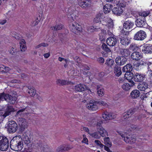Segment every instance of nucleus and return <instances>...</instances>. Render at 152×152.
I'll use <instances>...</instances> for the list:
<instances>
[{"instance_id":"obj_29","label":"nucleus","mask_w":152,"mask_h":152,"mask_svg":"<svg viewBox=\"0 0 152 152\" xmlns=\"http://www.w3.org/2000/svg\"><path fill=\"white\" fill-rule=\"evenodd\" d=\"M22 139L24 141L25 143L27 145L31 142L30 138L28 137L27 134L25 132L23 133L22 136Z\"/></svg>"},{"instance_id":"obj_13","label":"nucleus","mask_w":152,"mask_h":152,"mask_svg":"<svg viewBox=\"0 0 152 152\" xmlns=\"http://www.w3.org/2000/svg\"><path fill=\"white\" fill-rule=\"evenodd\" d=\"M102 117L105 120H107L114 119L116 118V116L113 113H108L105 112L102 114Z\"/></svg>"},{"instance_id":"obj_32","label":"nucleus","mask_w":152,"mask_h":152,"mask_svg":"<svg viewBox=\"0 0 152 152\" xmlns=\"http://www.w3.org/2000/svg\"><path fill=\"white\" fill-rule=\"evenodd\" d=\"M10 99V96L9 94H5L4 93H1L0 95V101L6 100L8 101Z\"/></svg>"},{"instance_id":"obj_51","label":"nucleus","mask_w":152,"mask_h":152,"mask_svg":"<svg viewBox=\"0 0 152 152\" xmlns=\"http://www.w3.org/2000/svg\"><path fill=\"white\" fill-rule=\"evenodd\" d=\"M64 147L63 145L58 147L56 149V152H62L64 151Z\"/></svg>"},{"instance_id":"obj_60","label":"nucleus","mask_w":152,"mask_h":152,"mask_svg":"<svg viewBox=\"0 0 152 152\" xmlns=\"http://www.w3.org/2000/svg\"><path fill=\"white\" fill-rule=\"evenodd\" d=\"M24 109H23L20 110L17 113V115H20L21 116L23 113V112H24Z\"/></svg>"},{"instance_id":"obj_22","label":"nucleus","mask_w":152,"mask_h":152,"mask_svg":"<svg viewBox=\"0 0 152 152\" xmlns=\"http://www.w3.org/2000/svg\"><path fill=\"white\" fill-rule=\"evenodd\" d=\"M133 70V67L131 64L129 63L126 64L123 67L122 72L126 73L132 72Z\"/></svg>"},{"instance_id":"obj_18","label":"nucleus","mask_w":152,"mask_h":152,"mask_svg":"<svg viewBox=\"0 0 152 152\" xmlns=\"http://www.w3.org/2000/svg\"><path fill=\"white\" fill-rule=\"evenodd\" d=\"M75 90L79 92H82L86 90H88V88L85 85L80 84L76 85L75 88Z\"/></svg>"},{"instance_id":"obj_46","label":"nucleus","mask_w":152,"mask_h":152,"mask_svg":"<svg viewBox=\"0 0 152 152\" xmlns=\"http://www.w3.org/2000/svg\"><path fill=\"white\" fill-rule=\"evenodd\" d=\"M12 34V36L14 37L15 39L17 40L19 39L20 38V37L19 35L17 34L15 32H11Z\"/></svg>"},{"instance_id":"obj_14","label":"nucleus","mask_w":152,"mask_h":152,"mask_svg":"<svg viewBox=\"0 0 152 152\" xmlns=\"http://www.w3.org/2000/svg\"><path fill=\"white\" fill-rule=\"evenodd\" d=\"M142 51L145 54L151 53L152 52V45H145L142 48Z\"/></svg>"},{"instance_id":"obj_47","label":"nucleus","mask_w":152,"mask_h":152,"mask_svg":"<svg viewBox=\"0 0 152 152\" xmlns=\"http://www.w3.org/2000/svg\"><path fill=\"white\" fill-rule=\"evenodd\" d=\"M64 147V151H66L70 150L73 148L72 146L69 145H63Z\"/></svg>"},{"instance_id":"obj_5","label":"nucleus","mask_w":152,"mask_h":152,"mask_svg":"<svg viewBox=\"0 0 152 152\" xmlns=\"http://www.w3.org/2000/svg\"><path fill=\"white\" fill-rule=\"evenodd\" d=\"M70 28L71 31L75 34L78 31L81 32L82 30V27L80 25L76 22L72 23L70 24Z\"/></svg>"},{"instance_id":"obj_35","label":"nucleus","mask_w":152,"mask_h":152,"mask_svg":"<svg viewBox=\"0 0 152 152\" xmlns=\"http://www.w3.org/2000/svg\"><path fill=\"white\" fill-rule=\"evenodd\" d=\"M97 93L99 96H101L104 94V90L103 88L99 86H97Z\"/></svg>"},{"instance_id":"obj_23","label":"nucleus","mask_w":152,"mask_h":152,"mask_svg":"<svg viewBox=\"0 0 152 152\" xmlns=\"http://www.w3.org/2000/svg\"><path fill=\"white\" fill-rule=\"evenodd\" d=\"M120 53L122 57L126 58L129 57L130 55V52L128 49H121L120 50Z\"/></svg>"},{"instance_id":"obj_15","label":"nucleus","mask_w":152,"mask_h":152,"mask_svg":"<svg viewBox=\"0 0 152 152\" xmlns=\"http://www.w3.org/2000/svg\"><path fill=\"white\" fill-rule=\"evenodd\" d=\"M91 1L89 0H84L79 2L78 4L80 6L83 8H86V7L91 6Z\"/></svg>"},{"instance_id":"obj_16","label":"nucleus","mask_w":152,"mask_h":152,"mask_svg":"<svg viewBox=\"0 0 152 152\" xmlns=\"http://www.w3.org/2000/svg\"><path fill=\"white\" fill-rule=\"evenodd\" d=\"M134 25L133 22L130 20L126 21L123 24L124 28L127 30H130L132 28Z\"/></svg>"},{"instance_id":"obj_48","label":"nucleus","mask_w":152,"mask_h":152,"mask_svg":"<svg viewBox=\"0 0 152 152\" xmlns=\"http://www.w3.org/2000/svg\"><path fill=\"white\" fill-rule=\"evenodd\" d=\"M94 142L97 146H99L101 148H102L104 146V145L102 144L101 142L98 140H95L94 141Z\"/></svg>"},{"instance_id":"obj_33","label":"nucleus","mask_w":152,"mask_h":152,"mask_svg":"<svg viewBox=\"0 0 152 152\" xmlns=\"http://www.w3.org/2000/svg\"><path fill=\"white\" fill-rule=\"evenodd\" d=\"M29 90L28 93L31 96H33L36 95V90L33 87L29 86L28 87Z\"/></svg>"},{"instance_id":"obj_39","label":"nucleus","mask_w":152,"mask_h":152,"mask_svg":"<svg viewBox=\"0 0 152 152\" xmlns=\"http://www.w3.org/2000/svg\"><path fill=\"white\" fill-rule=\"evenodd\" d=\"M63 26L62 25H56L55 26H52L51 27V30L54 31L60 30L62 28Z\"/></svg>"},{"instance_id":"obj_54","label":"nucleus","mask_w":152,"mask_h":152,"mask_svg":"<svg viewBox=\"0 0 152 152\" xmlns=\"http://www.w3.org/2000/svg\"><path fill=\"white\" fill-rule=\"evenodd\" d=\"M110 10V8L106 7V5H105L103 7V11L105 14L109 13Z\"/></svg>"},{"instance_id":"obj_9","label":"nucleus","mask_w":152,"mask_h":152,"mask_svg":"<svg viewBox=\"0 0 152 152\" xmlns=\"http://www.w3.org/2000/svg\"><path fill=\"white\" fill-rule=\"evenodd\" d=\"M145 78V75L141 73H136L134 76V80L137 82H140L142 81Z\"/></svg>"},{"instance_id":"obj_20","label":"nucleus","mask_w":152,"mask_h":152,"mask_svg":"<svg viewBox=\"0 0 152 152\" xmlns=\"http://www.w3.org/2000/svg\"><path fill=\"white\" fill-rule=\"evenodd\" d=\"M135 23V24L137 27H143L146 23L144 18L142 17L141 18H139L137 19Z\"/></svg>"},{"instance_id":"obj_59","label":"nucleus","mask_w":152,"mask_h":152,"mask_svg":"<svg viewBox=\"0 0 152 152\" xmlns=\"http://www.w3.org/2000/svg\"><path fill=\"white\" fill-rule=\"evenodd\" d=\"M36 99L39 100L40 102H42L43 100V98L42 96L38 94H37L36 95Z\"/></svg>"},{"instance_id":"obj_12","label":"nucleus","mask_w":152,"mask_h":152,"mask_svg":"<svg viewBox=\"0 0 152 152\" xmlns=\"http://www.w3.org/2000/svg\"><path fill=\"white\" fill-rule=\"evenodd\" d=\"M97 104V102L93 100H91L89 103L87 104L86 107L89 110H96L98 108Z\"/></svg>"},{"instance_id":"obj_6","label":"nucleus","mask_w":152,"mask_h":152,"mask_svg":"<svg viewBox=\"0 0 152 152\" xmlns=\"http://www.w3.org/2000/svg\"><path fill=\"white\" fill-rule=\"evenodd\" d=\"M146 36L145 32L142 30H140L135 34L134 39L137 40H142L146 38Z\"/></svg>"},{"instance_id":"obj_64","label":"nucleus","mask_w":152,"mask_h":152,"mask_svg":"<svg viewBox=\"0 0 152 152\" xmlns=\"http://www.w3.org/2000/svg\"><path fill=\"white\" fill-rule=\"evenodd\" d=\"M25 45H20V48L22 51H24L26 49V47Z\"/></svg>"},{"instance_id":"obj_44","label":"nucleus","mask_w":152,"mask_h":152,"mask_svg":"<svg viewBox=\"0 0 152 152\" xmlns=\"http://www.w3.org/2000/svg\"><path fill=\"white\" fill-rule=\"evenodd\" d=\"M23 109H24V113L26 114H28L30 113H31L33 111L31 108L28 107H27L25 108H23Z\"/></svg>"},{"instance_id":"obj_11","label":"nucleus","mask_w":152,"mask_h":152,"mask_svg":"<svg viewBox=\"0 0 152 152\" xmlns=\"http://www.w3.org/2000/svg\"><path fill=\"white\" fill-rule=\"evenodd\" d=\"M134 76L131 72L126 73L124 75L125 78L129 80L132 86H134L135 84L134 82L132 80V79H134Z\"/></svg>"},{"instance_id":"obj_25","label":"nucleus","mask_w":152,"mask_h":152,"mask_svg":"<svg viewBox=\"0 0 152 152\" xmlns=\"http://www.w3.org/2000/svg\"><path fill=\"white\" fill-rule=\"evenodd\" d=\"M148 87V85L145 82H143L139 84L137 86V88L141 91H145Z\"/></svg>"},{"instance_id":"obj_50","label":"nucleus","mask_w":152,"mask_h":152,"mask_svg":"<svg viewBox=\"0 0 152 152\" xmlns=\"http://www.w3.org/2000/svg\"><path fill=\"white\" fill-rule=\"evenodd\" d=\"M10 114V108L8 106L7 108V109L4 114L2 116L4 118H5L6 116H8Z\"/></svg>"},{"instance_id":"obj_2","label":"nucleus","mask_w":152,"mask_h":152,"mask_svg":"<svg viewBox=\"0 0 152 152\" xmlns=\"http://www.w3.org/2000/svg\"><path fill=\"white\" fill-rule=\"evenodd\" d=\"M117 132L122 137V139L126 143L133 144L136 141V138L134 135L128 134L124 132L118 131Z\"/></svg>"},{"instance_id":"obj_37","label":"nucleus","mask_w":152,"mask_h":152,"mask_svg":"<svg viewBox=\"0 0 152 152\" xmlns=\"http://www.w3.org/2000/svg\"><path fill=\"white\" fill-rule=\"evenodd\" d=\"M131 85V83L130 84L127 83H125L122 86V88L125 91H128L129 90L131 86H133Z\"/></svg>"},{"instance_id":"obj_34","label":"nucleus","mask_w":152,"mask_h":152,"mask_svg":"<svg viewBox=\"0 0 152 152\" xmlns=\"http://www.w3.org/2000/svg\"><path fill=\"white\" fill-rule=\"evenodd\" d=\"M97 130L100 135L103 137L107 135V132L103 127L98 128Z\"/></svg>"},{"instance_id":"obj_30","label":"nucleus","mask_w":152,"mask_h":152,"mask_svg":"<svg viewBox=\"0 0 152 152\" xmlns=\"http://www.w3.org/2000/svg\"><path fill=\"white\" fill-rule=\"evenodd\" d=\"M140 95V91L137 90H133L130 94V96L132 98L136 99Z\"/></svg>"},{"instance_id":"obj_63","label":"nucleus","mask_w":152,"mask_h":152,"mask_svg":"<svg viewBox=\"0 0 152 152\" xmlns=\"http://www.w3.org/2000/svg\"><path fill=\"white\" fill-rule=\"evenodd\" d=\"M102 121H100L99 122H98L96 124V126L97 129L98 128L102 127Z\"/></svg>"},{"instance_id":"obj_40","label":"nucleus","mask_w":152,"mask_h":152,"mask_svg":"<svg viewBox=\"0 0 152 152\" xmlns=\"http://www.w3.org/2000/svg\"><path fill=\"white\" fill-rule=\"evenodd\" d=\"M102 47L104 51L107 53H109L111 52L110 49L107 46L105 43H103L102 44Z\"/></svg>"},{"instance_id":"obj_10","label":"nucleus","mask_w":152,"mask_h":152,"mask_svg":"<svg viewBox=\"0 0 152 152\" xmlns=\"http://www.w3.org/2000/svg\"><path fill=\"white\" fill-rule=\"evenodd\" d=\"M131 57L133 60L138 61L142 58V55L140 53L135 51L131 54Z\"/></svg>"},{"instance_id":"obj_8","label":"nucleus","mask_w":152,"mask_h":152,"mask_svg":"<svg viewBox=\"0 0 152 152\" xmlns=\"http://www.w3.org/2000/svg\"><path fill=\"white\" fill-rule=\"evenodd\" d=\"M136 111V109L133 108L129 109L126 112L124 113L123 115V117L124 119H127L135 113Z\"/></svg>"},{"instance_id":"obj_3","label":"nucleus","mask_w":152,"mask_h":152,"mask_svg":"<svg viewBox=\"0 0 152 152\" xmlns=\"http://www.w3.org/2000/svg\"><path fill=\"white\" fill-rule=\"evenodd\" d=\"M9 147V140L6 137L0 136V150L6 151Z\"/></svg>"},{"instance_id":"obj_1","label":"nucleus","mask_w":152,"mask_h":152,"mask_svg":"<svg viewBox=\"0 0 152 152\" xmlns=\"http://www.w3.org/2000/svg\"><path fill=\"white\" fill-rule=\"evenodd\" d=\"M106 23V24L105 23L103 22H102V23L103 25H105L106 27H105V28H106L107 31L105 29H103L101 30V31L104 34L112 36L113 35V29L114 26L113 21L111 19H109Z\"/></svg>"},{"instance_id":"obj_26","label":"nucleus","mask_w":152,"mask_h":152,"mask_svg":"<svg viewBox=\"0 0 152 152\" xmlns=\"http://www.w3.org/2000/svg\"><path fill=\"white\" fill-rule=\"evenodd\" d=\"M10 131L14 133L18 129V125L14 121H10Z\"/></svg>"},{"instance_id":"obj_19","label":"nucleus","mask_w":152,"mask_h":152,"mask_svg":"<svg viewBox=\"0 0 152 152\" xmlns=\"http://www.w3.org/2000/svg\"><path fill=\"white\" fill-rule=\"evenodd\" d=\"M106 42L109 46H113L116 45L117 42V39L115 37H109L107 39Z\"/></svg>"},{"instance_id":"obj_42","label":"nucleus","mask_w":152,"mask_h":152,"mask_svg":"<svg viewBox=\"0 0 152 152\" xmlns=\"http://www.w3.org/2000/svg\"><path fill=\"white\" fill-rule=\"evenodd\" d=\"M57 84L62 85H66L68 84V82L66 80H63L58 79L56 81Z\"/></svg>"},{"instance_id":"obj_27","label":"nucleus","mask_w":152,"mask_h":152,"mask_svg":"<svg viewBox=\"0 0 152 152\" xmlns=\"http://www.w3.org/2000/svg\"><path fill=\"white\" fill-rule=\"evenodd\" d=\"M105 64L112 69H113V68H114L115 65H116V64H115L114 60L113 59L111 58L107 59L106 61Z\"/></svg>"},{"instance_id":"obj_28","label":"nucleus","mask_w":152,"mask_h":152,"mask_svg":"<svg viewBox=\"0 0 152 152\" xmlns=\"http://www.w3.org/2000/svg\"><path fill=\"white\" fill-rule=\"evenodd\" d=\"M16 94V93L15 91H13L12 92H10V104H15L17 99V98L15 96Z\"/></svg>"},{"instance_id":"obj_55","label":"nucleus","mask_w":152,"mask_h":152,"mask_svg":"<svg viewBox=\"0 0 152 152\" xmlns=\"http://www.w3.org/2000/svg\"><path fill=\"white\" fill-rule=\"evenodd\" d=\"M97 61L101 64H103L104 61V59L102 57L98 58Z\"/></svg>"},{"instance_id":"obj_61","label":"nucleus","mask_w":152,"mask_h":152,"mask_svg":"<svg viewBox=\"0 0 152 152\" xmlns=\"http://www.w3.org/2000/svg\"><path fill=\"white\" fill-rule=\"evenodd\" d=\"M146 64V63L144 61H141L137 63V66L139 67L141 66L145 65Z\"/></svg>"},{"instance_id":"obj_21","label":"nucleus","mask_w":152,"mask_h":152,"mask_svg":"<svg viewBox=\"0 0 152 152\" xmlns=\"http://www.w3.org/2000/svg\"><path fill=\"white\" fill-rule=\"evenodd\" d=\"M112 12L114 14L119 16L122 13L123 10L120 6H117L112 10Z\"/></svg>"},{"instance_id":"obj_36","label":"nucleus","mask_w":152,"mask_h":152,"mask_svg":"<svg viewBox=\"0 0 152 152\" xmlns=\"http://www.w3.org/2000/svg\"><path fill=\"white\" fill-rule=\"evenodd\" d=\"M104 144L105 145L109 147H110L112 146V143L110 141V138L109 137L104 138Z\"/></svg>"},{"instance_id":"obj_45","label":"nucleus","mask_w":152,"mask_h":152,"mask_svg":"<svg viewBox=\"0 0 152 152\" xmlns=\"http://www.w3.org/2000/svg\"><path fill=\"white\" fill-rule=\"evenodd\" d=\"M138 47L136 45L132 44L130 45L129 49L133 51H135L138 49Z\"/></svg>"},{"instance_id":"obj_52","label":"nucleus","mask_w":152,"mask_h":152,"mask_svg":"<svg viewBox=\"0 0 152 152\" xmlns=\"http://www.w3.org/2000/svg\"><path fill=\"white\" fill-rule=\"evenodd\" d=\"M15 137H13L12 138V139L10 141V148L12 150H13L14 148L15 147L14 146H15V145H12V143H13L14 142V141H17L15 139Z\"/></svg>"},{"instance_id":"obj_58","label":"nucleus","mask_w":152,"mask_h":152,"mask_svg":"<svg viewBox=\"0 0 152 152\" xmlns=\"http://www.w3.org/2000/svg\"><path fill=\"white\" fill-rule=\"evenodd\" d=\"M83 137H84V135H83ZM82 142L83 143H84L87 145L88 144V140L87 138L86 137H84L83 140L82 141Z\"/></svg>"},{"instance_id":"obj_57","label":"nucleus","mask_w":152,"mask_h":152,"mask_svg":"<svg viewBox=\"0 0 152 152\" xmlns=\"http://www.w3.org/2000/svg\"><path fill=\"white\" fill-rule=\"evenodd\" d=\"M90 135L91 136L94 137L96 139L99 138L100 137V136H99L97 132H94L93 133L91 134Z\"/></svg>"},{"instance_id":"obj_24","label":"nucleus","mask_w":152,"mask_h":152,"mask_svg":"<svg viewBox=\"0 0 152 152\" xmlns=\"http://www.w3.org/2000/svg\"><path fill=\"white\" fill-rule=\"evenodd\" d=\"M113 68L115 75L117 76H119L122 73L121 67L118 65H115Z\"/></svg>"},{"instance_id":"obj_4","label":"nucleus","mask_w":152,"mask_h":152,"mask_svg":"<svg viewBox=\"0 0 152 152\" xmlns=\"http://www.w3.org/2000/svg\"><path fill=\"white\" fill-rule=\"evenodd\" d=\"M18 123L20 126V132H22L27 128V123L25 119L22 118H19L18 119Z\"/></svg>"},{"instance_id":"obj_41","label":"nucleus","mask_w":152,"mask_h":152,"mask_svg":"<svg viewBox=\"0 0 152 152\" xmlns=\"http://www.w3.org/2000/svg\"><path fill=\"white\" fill-rule=\"evenodd\" d=\"M103 13L102 12L99 13L96 15V16L94 19V21L96 23H98L100 21V19Z\"/></svg>"},{"instance_id":"obj_62","label":"nucleus","mask_w":152,"mask_h":152,"mask_svg":"<svg viewBox=\"0 0 152 152\" xmlns=\"http://www.w3.org/2000/svg\"><path fill=\"white\" fill-rule=\"evenodd\" d=\"M43 150L45 152H47L48 151V146L46 145H44L43 147Z\"/></svg>"},{"instance_id":"obj_17","label":"nucleus","mask_w":152,"mask_h":152,"mask_svg":"<svg viewBox=\"0 0 152 152\" xmlns=\"http://www.w3.org/2000/svg\"><path fill=\"white\" fill-rule=\"evenodd\" d=\"M121 43L123 45L126 46L128 45L130 43V41L128 39L127 37L120 36L119 39Z\"/></svg>"},{"instance_id":"obj_49","label":"nucleus","mask_w":152,"mask_h":152,"mask_svg":"<svg viewBox=\"0 0 152 152\" xmlns=\"http://www.w3.org/2000/svg\"><path fill=\"white\" fill-rule=\"evenodd\" d=\"M117 5H118V6H120V7H124L126 6V4L124 2H123L122 0H120L118 2V3L117 4Z\"/></svg>"},{"instance_id":"obj_43","label":"nucleus","mask_w":152,"mask_h":152,"mask_svg":"<svg viewBox=\"0 0 152 152\" xmlns=\"http://www.w3.org/2000/svg\"><path fill=\"white\" fill-rule=\"evenodd\" d=\"M124 29V28L123 29L121 30V34L120 36L127 37V36L129 34V30H128V31L125 30Z\"/></svg>"},{"instance_id":"obj_56","label":"nucleus","mask_w":152,"mask_h":152,"mask_svg":"<svg viewBox=\"0 0 152 152\" xmlns=\"http://www.w3.org/2000/svg\"><path fill=\"white\" fill-rule=\"evenodd\" d=\"M149 14V12H143L140 13V15L142 16H143L144 17L147 16Z\"/></svg>"},{"instance_id":"obj_53","label":"nucleus","mask_w":152,"mask_h":152,"mask_svg":"<svg viewBox=\"0 0 152 152\" xmlns=\"http://www.w3.org/2000/svg\"><path fill=\"white\" fill-rule=\"evenodd\" d=\"M39 21L40 20L39 19V18L38 17L36 18L35 20L34 21H33L32 23V26H34L37 25L39 23Z\"/></svg>"},{"instance_id":"obj_7","label":"nucleus","mask_w":152,"mask_h":152,"mask_svg":"<svg viewBox=\"0 0 152 152\" xmlns=\"http://www.w3.org/2000/svg\"><path fill=\"white\" fill-rule=\"evenodd\" d=\"M127 61V58H126L121 56H118L115 58V62L116 65L121 66L126 64Z\"/></svg>"},{"instance_id":"obj_31","label":"nucleus","mask_w":152,"mask_h":152,"mask_svg":"<svg viewBox=\"0 0 152 152\" xmlns=\"http://www.w3.org/2000/svg\"><path fill=\"white\" fill-rule=\"evenodd\" d=\"M23 148V144L22 141H19L17 142V146H15L13 150L15 151H20L22 150Z\"/></svg>"},{"instance_id":"obj_38","label":"nucleus","mask_w":152,"mask_h":152,"mask_svg":"<svg viewBox=\"0 0 152 152\" xmlns=\"http://www.w3.org/2000/svg\"><path fill=\"white\" fill-rule=\"evenodd\" d=\"M10 53L14 56H15V57L16 58H17V56H19L17 55V50H16V49L15 46H14L13 47H12L11 50H10Z\"/></svg>"}]
</instances>
